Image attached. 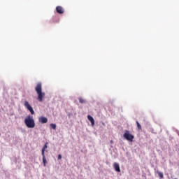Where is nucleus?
<instances>
[{"mask_svg": "<svg viewBox=\"0 0 179 179\" xmlns=\"http://www.w3.org/2000/svg\"><path fill=\"white\" fill-rule=\"evenodd\" d=\"M24 124L27 128H34V127H36L34 119L31 115L27 116V117L24 119Z\"/></svg>", "mask_w": 179, "mask_h": 179, "instance_id": "f257e3e1", "label": "nucleus"}, {"mask_svg": "<svg viewBox=\"0 0 179 179\" xmlns=\"http://www.w3.org/2000/svg\"><path fill=\"white\" fill-rule=\"evenodd\" d=\"M35 90L38 94V101H43V97L45 96V94L41 91V83H38L35 87Z\"/></svg>", "mask_w": 179, "mask_h": 179, "instance_id": "f03ea898", "label": "nucleus"}, {"mask_svg": "<svg viewBox=\"0 0 179 179\" xmlns=\"http://www.w3.org/2000/svg\"><path fill=\"white\" fill-rule=\"evenodd\" d=\"M22 103H23V106L25 107V108H27L28 111L31 113V114L32 115L34 114V110L33 109V107L31 106L29 101L24 100L22 101Z\"/></svg>", "mask_w": 179, "mask_h": 179, "instance_id": "7ed1b4c3", "label": "nucleus"}, {"mask_svg": "<svg viewBox=\"0 0 179 179\" xmlns=\"http://www.w3.org/2000/svg\"><path fill=\"white\" fill-rule=\"evenodd\" d=\"M124 139H126L127 141H128L129 142H132L134 141V135L129 134V131L126 130L124 131V134L123 135Z\"/></svg>", "mask_w": 179, "mask_h": 179, "instance_id": "20e7f679", "label": "nucleus"}, {"mask_svg": "<svg viewBox=\"0 0 179 179\" xmlns=\"http://www.w3.org/2000/svg\"><path fill=\"white\" fill-rule=\"evenodd\" d=\"M113 168L117 173H121V169L120 168V164L115 162L113 164Z\"/></svg>", "mask_w": 179, "mask_h": 179, "instance_id": "39448f33", "label": "nucleus"}, {"mask_svg": "<svg viewBox=\"0 0 179 179\" xmlns=\"http://www.w3.org/2000/svg\"><path fill=\"white\" fill-rule=\"evenodd\" d=\"M38 121L39 122H41V124H47L48 119L44 116H42L38 118Z\"/></svg>", "mask_w": 179, "mask_h": 179, "instance_id": "423d86ee", "label": "nucleus"}, {"mask_svg": "<svg viewBox=\"0 0 179 179\" xmlns=\"http://www.w3.org/2000/svg\"><path fill=\"white\" fill-rule=\"evenodd\" d=\"M87 118L90 121L92 126L94 127V119L90 115H88Z\"/></svg>", "mask_w": 179, "mask_h": 179, "instance_id": "0eeeda50", "label": "nucleus"}, {"mask_svg": "<svg viewBox=\"0 0 179 179\" xmlns=\"http://www.w3.org/2000/svg\"><path fill=\"white\" fill-rule=\"evenodd\" d=\"M56 10L57 13H60V14L64 13V8H62V6H57L56 8Z\"/></svg>", "mask_w": 179, "mask_h": 179, "instance_id": "6e6552de", "label": "nucleus"}, {"mask_svg": "<svg viewBox=\"0 0 179 179\" xmlns=\"http://www.w3.org/2000/svg\"><path fill=\"white\" fill-rule=\"evenodd\" d=\"M45 149H47V143L44 145L42 148V156L45 155Z\"/></svg>", "mask_w": 179, "mask_h": 179, "instance_id": "1a4fd4ad", "label": "nucleus"}, {"mask_svg": "<svg viewBox=\"0 0 179 179\" xmlns=\"http://www.w3.org/2000/svg\"><path fill=\"white\" fill-rule=\"evenodd\" d=\"M42 156H43V166H44V167H45V166L47 165V159H45V155H42Z\"/></svg>", "mask_w": 179, "mask_h": 179, "instance_id": "9d476101", "label": "nucleus"}, {"mask_svg": "<svg viewBox=\"0 0 179 179\" xmlns=\"http://www.w3.org/2000/svg\"><path fill=\"white\" fill-rule=\"evenodd\" d=\"M78 100H79L80 103H81V104L86 103V101L82 98H79Z\"/></svg>", "mask_w": 179, "mask_h": 179, "instance_id": "9b49d317", "label": "nucleus"}, {"mask_svg": "<svg viewBox=\"0 0 179 179\" xmlns=\"http://www.w3.org/2000/svg\"><path fill=\"white\" fill-rule=\"evenodd\" d=\"M50 127L52 129H57V124H50Z\"/></svg>", "mask_w": 179, "mask_h": 179, "instance_id": "f8f14e48", "label": "nucleus"}, {"mask_svg": "<svg viewBox=\"0 0 179 179\" xmlns=\"http://www.w3.org/2000/svg\"><path fill=\"white\" fill-rule=\"evenodd\" d=\"M157 173H158V176L160 177V178H164L163 173L160 171H157Z\"/></svg>", "mask_w": 179, "mask_h": 179, "instance_id": "ddd939ff", "label": "nucleus"}, {"mask_svg": "<svg viewBox=\"0 0 179 179\" xmlns=\"http://www.w3.org/2000/svg\"><path fill=\"white\" fill-rule=\"evenodd\" d=\"M136 124L138 129H142V127L141 126V124H139V122L136 121Z\"/></svg>", "mask_w": 179, "mask_h": 179, "instance_id": "4468645a", "label": "nucleus"}, {"mask_svg": "<svg viewBox=\"0 0 179 179\" xmlns=\"http://www.w3.org/2000/svg\"><path fill=\"white\" fill-rule=\"evenodd\" d=\"M61 159H62V155H58V160H61Z\"/></svg>", "mask_w": 179, "mask_h": 179, "instance_id": "2eb2a0df", "label": "nucleus"}, {"mask_svg": "<svg viewBox=\"0 0 179 179\" xmlns=\"http://www.w3.org/2000/svg\"><path fill=\"white\" fill-rule=\"evenodd\" d=\"M175 179H177V178H175Z\"/></svg>", "mask_w": 179, "mask_h": 179, "instance_id": "dca6fc26", "label": "nucleus"}]
</instances>
